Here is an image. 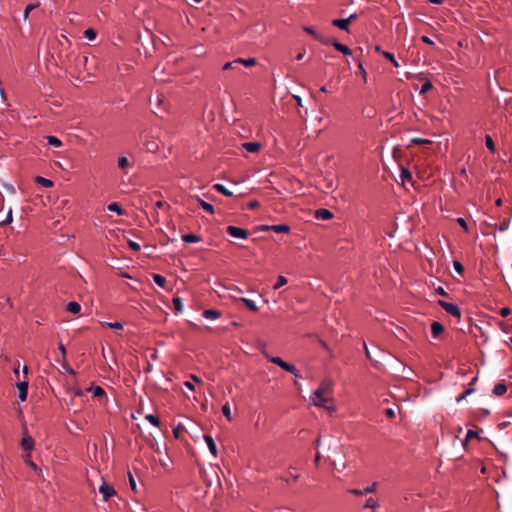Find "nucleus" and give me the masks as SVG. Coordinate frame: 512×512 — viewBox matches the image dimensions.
<instances>
[{"label":"nucleus","instance_id":"obj_1","mask_svg":"<svg viewBox=\"0 0 512 512\" xmlns=\"http://www.w3.org/2000/svg\"><path fill=\"white\" fill-rule=\"evenodd\" d=\"M331 390H332L331 382L328 380L322 381L320 383L319 387L310 396V400H311L312 404L317 407H325L330 412H335L336 411L335 406H330V407L326 406V403H328L330 401V399L327 397V395H329L331 393Z\"/></svg>","mask_w":512,"mask_h":512},{"label":"nucleus","instance_id":"obj_2","mask_svg":"<svg viewBox=\"0 0 512 512\" xmlns=\"http://www.w3.org/2000/svg\"><path fill=\"white\" fill-rule=\"evenodd\" d=\"M266 358L269 362L278 365L283 370L293 374L296 378L301 377L300 371L296 368V366L284 361L281 357L266 355Z\"/></svg>","mask_w":512,"mask_h":512},{"label":"nucleus","instance_id":"obj_3","mask_svg":"<svg viewBox=\"0 0 512 512\" xmlns=\"http://www.w3.org/2000/svg\"><path fill=\"white\" fill-rule=\"evenodd\" d=\"M438 305L445 310L446 313L452 315L455 318L460 319L461 318V310L460 308L453 303L444 301V300H438Z\"/></svg>","mask_w":512,"mask_h":512},{"label":"nucleus","instance_id":"obj_4","mask_svg":"<svg viewBox=\"0 0 512 512\" xmlns=\"http://www.w3.org/2000/svg\"><path fill=\"white\" fill-rule=\"evenodd\" d=\"M226 233L234 238L247 239L249 232L241 227L229 225L226 227Z\"/></svg>","mask_w":512,"mask_h":512},{"label":"nucleus","instance_id":"obj_5","mask_svg":"<svg viewBox=\"0 0 512 512\" xmlns=\"http://www.w3.org/2000/svg\"><path fill=\"white\" fill-rule=\"evenodd\" d=\"M99 492L102 494L104 501H107L109 498L116 494L115 489L105 481H103L100 485Z\"/></svg>","mask_w":512,"mask_h":512},{"label":"nucleus","instance_id":"obj_6","mask_svg":"<svg viewBox=\"0 0 512 512\" xmlns=\"http://www.w3.org/2000/svg\"><path fill=\"white\" fill-rule=\"evenodd\" d=\"M377 482H374L372 485L366 487L365 489H351L349 492L356 496H363L369 493H373L376 491Z\"/></svg>","mask_w":512,"mask_h":512},{"label":"nucleus","instance_id":"obj_7","mask_svg":"<svg viewBox=\"0 0 512 512\" xmlns=\"http://www.w3.org/2000/svg\"><path fill=\"white\" fill-rule=\"evenodd\" d=\"M204 440H205V442H206V444L208 446V449L211 452V454L214 457H216L217 454H218V450H217V445H216L214 439L212 438V436L205 434L204 435Z\"/></svg>","mask_w":512,"mask_h":512},{"label":"nucleus","instance_id":"obj_8","mask_svg":"<svg viewBox=\"0 0 512 512\" xmlns=\"http://www.w3.org/2000/svg\"><path fill=\"white\" fill-rule=\"evenodd\" d=\"M315 217L321 220H330L333 218V213L326 208H320L315 211Z\"/></svg>","mask_w":512,"mask_h":512},{"label":"nucleus","instance_id":"obj_9","mask_svg":"<svg viewBox=\"0 0 512 512\" xmlns=\"http://www.w3.org/2000/svg\"><path fill=\"white\" fill-rule=\"evenodd\" d=\"M17 388L19 390V399L21 401H25L27 399L28 393V382L22 381L17 384Z\"/></svg>","mask_w":512,"mask_h":512},{"label":"nucleus","instance_id":"obj_10","mask_svg":"<svg viewBox=\"0 0 512 512\" xmlns=\"http://www.w3.org/2000/svg\"><path fill=\"white\" fill-rule=\"evenodd\" d=\"M21 448L24 451H32L34 448V440L30 436H24L21 440Z\"/></svg>","mask_w":512,"mask_h":512},{"label":"nucleus","instance_id":"obj_11","mask_svg":"<svg viewBox=\"0 0 512 512\" xmlns=\"http://www.w3.org/2000/svg\"><path fill=\"white\" fill-rule=\"evenodd\" d=\"M332 25L341 29V30H344L346 32H349V19H345V18H342V19H334L332 21Z\"/></svg>","mask_w":512,"mask_h":512},{"label":"nucleus","instance_id":"obj_12","mask_svg":"<svg viewBox=\"0 0 512 512\" xmlns=\"http://www.w3.org/2000/svg\"><path fill=\"white\" fill-rule=\"evenodd\" d=\"M443 331H444V327L440 322H438V321L432 322L431 333L434 338H438L443 333Z\"/></svg>","mask_w":512,"mask_h":512},{"label":"nucleus","instance_id":"obj_13","mask_svg":"<svg viewBox=\"0 0 512 512\" xmlns=\"http://www.w3.org/2000/svg\"><path fill=\"white\" fill-rule=\"evenodd\" d=\"M260 144L258 142H245L242 144V148L249 153H256L260 150Z\"/></svg>","mask_w":512,"mask_h":512},{"label":"nucleus","instance_id":"obj_14","mask_svg":"<svg viewBox=\"0 0 512 512\" xmlns=\"http://www.w3.org/2000/svg\"><path fill=\"white\" fill-rule=\"evenodd\" d=\"M477 381V377H474L470 383V387L467 388L461 395H459L457 398H456V402L459 403L461 401H463L467 396L471 395L472 393H474L475 389L472 387V385Z\"/></svg>","mask_w":512,"mask_h":512},{"label":"nucleus","instance_id":"obj_15","mask_svg":"<svg viewBox=\"0 0 512 512\" xmlns=\"http://www.w3.org/2000/svg\"><path fill=\"white\" fill-rule=\"evenodd\" d=\"M271 231H273L275 233L288 234L291 231V228L287 224H277V225H271Z\"/></svg>","mask_w":512,"mask_h":512},{"label":"nucleus","instance_id":"obj_16","mask_svg":"<svg viewBox=\"0 0 512 512\" xmlns=\"http://www.w3.org/2000/svg\"><path fill=\"white\" fill-rule=\"evenodd\" d=\"M202 315L206 319H218L221 316V312L217 309H206Z\"/></svg>","mask_w":512,"mask_h":512},{"label":"nucleus","instance_id":"obj_17","mask_svg":"<svg viewBox=\"0 0 512 512\" xmlns=\"http://www.w3.org/2000/svg\"><path fill=\"white\" fill-rule=\"evenodd\" d=\"M334 48L345 56L352 54V50L347 45L342 44L339 41L334 43Z\"/></svg>","mask_w":512,"mask_h":512},{"label":"nucleus","instance_id":"obj_18","mask_svg":"<svg viewBox=\"0 0 512 512\" xmlns=\"http://www.w3.org/2000/svg\"><path fill=\"white\" fill-rule=\"evenodd\" d=\"M202 240L201 236L199 235H196V234H184L182 236V241L185 242V243H198Z\"/></svg>","mask_w":512,"mask_h":512},{"label":"nucleus","instance_id":"obj_19","mask_svg":"<svg viewBox=\"0 0 512 512\" xmlns=\"http://www.w3.org/2000/svg\"><path fill=\"white\" fill-rule=\"evenodd\" d=\"M196 201L198 202L199 206L201 208H203L206 212L210 213V214H214L215 210H214V207L212 204L202 200L201 198L199 197H196L195 198Z\"/></svg>","mask_w":512,"mask_h":512},{"label":"nucleus","instance_id":"obj_20","mask_svg":"<svg viewBox=\"0 0 512 512\" xmlns=\"http://www.w3.org/2000/svg\"><path fill=\"white\" fill-rule=\"evenodd\" d=\"M107 209L109 211L116 212L118 215L125 214V210L117 202H112V203L108 204Z\"/></svg>","mask_w":512,"mask_h":512},{"label":"nucleus","instance_id":"obj_21","mask_svg":"<svg viewBox=\"0 0 512 512\" xmlns=\"http://www.w3.org/2000/svg\"><path fill=\"white\" fill-rule=\"evenodd\" d=\"M507 391V386L504 383H497L493 388V394L495 396H502Z\"/></svg>","mask_w":512,"mask_h":512},{"label":"nucleus","instance_id":"obj_22","mask_svg":"<svg viewBox=\"0 0 512 512\" xmlns=\"http://www.w3.org/2000/svg\"><path fill=\"white\" fill-rule=\"evenodd\" d=\"M35 182L45 188H50L54 185L53 181L42 176H37Z\"/></svg>","mask_w":512,"mask_h":512},{"label":"nucleus","instance_id":"obj_23","mask_svg":"<svg viewBox=\"0 0 512 512\" xmlns=\"http://www.w3.org/2000/svg\"><path fill=\"white\" fill-rule=\"evenodd\" d=\"M87 391L92 392L94 397H102L104 396L105 390L101 386H90Z\"/></svg>","mask_w":512,"mask_h":512},{"label":"nucleus","instance_id":"obj_24","mask_svg":"<svg viewBox=\"0 0 512 512\" xmlns=\"http://www.w3.org/2000/svg\"><path fill=\"white\" fill-rule=\"evenodd\" d=\"M239 301H241L242 303L245 304V306L251 310L252 312H257L258 311V307L257 305L255 304V302L251 299H248V298H240Z\"/></svg>","mask_w":512,"mask_h":512},{"label":"nucleus","instance_id":"obj_25","mask_svg":"<svg viewBox=\"0 0 512 512\" xmlns=\"http://www.w3.org/2000/svg\"><path fill=\"white\" fill-rule=\"evenodd\" d=\"M213 188L220 194L224 195V196H232V192L229 191L223 184H220V183H216L213 185Z\"/></svg>","mask_w":512,"mask_h":512},{"label":"nucleus","instance_id":"obj_26","mask_svg":"<svg viewBox=\"0 0 512 512\" xmlns=\"http://www.w3.org/2000/svg\"><path fill=\"white\" fill-rule=\"evenodd\" d=\"M66 309L72 314H78L81 311V306L78 302L72 301L67 304Z\"/></svg>","mask_w":512,"mask_h":512},{"label":"nucleus","instance_id":"obj_27","mask_svg":"<svg viewBox=\"0 0 512 512\" xmlns=\"http://www.w3.org/2000/svg\"><path fill=\"white\" fill-rule=\"evenodd\" d=\"M175 313H180L183 310V301L180 297H174L172 300Z\"/></svg>","mask_w":512,"mask_h":512},{"label":"nucleus","instance_id":"obj_28","mask_svg":"<svg viewBox=\"0 0 512 512\" xmlns=\"http://www.w3.org/2000/svg\"><path fill=\"white\" fill-rule=\"evenodd\" d=\"M236 62H239L240 64L246 66V67H252V66H255L257 64V60L256 58H248V59H243V58H237L236 59Z\"/></svg>","mask_w":512,"mask_h":512},{"label":"nucleus","instance_id":"obj_29","mask_svg":"<svg viewBox=\"0 0 512 512\" xmlns=\"http://www.w3.org/2000/svg\"><path fill=\"white\" fill-rule=\"evenodd\" d=\"M400 178L402 182L411 181L412 180V173L408 168H401Z\"/></svg>","mask_w":512,"mask_h":512},{"label":"nucleus","instance_id":"obj_30","mask_svg":"<svg viewBox=\"0 0 512 512\" xmlns=\"http://www.w3.org/2000/svg\"><path fill=\"white\" fill-rule=\"evenodd\" d=\"M117 165H118V168L124 170V169H127L128 167H130V162L127 157L121 156L117 160Z\"/></svg>","mask_w":512,"mask_h":512},{"label":"nucleus","instance_id":"obj_31","mask_svg":"<svg viewBox=\"0 0 512 512\" xmlns=\"http://www.w3.org/2000/svg\"><path fill=\"white\" fill-rule=\"evenodd\" d=\"M153 281L156 285H158L161 288L165 287L166 284V278L160 274H154L153 275Z\"/></svg>","mask_w":512,"mask_h":512},{"label":"nucleus","instance_id":"obj_32","mask_svg":"<svg viewBox=\"0 0 512 512\" xmlns=\"http://www.w3.org/2000/svg\"><path fill=\"white\" fill-rule=\"evenodd\" d=\"M145 419H146L149 423H151L153 426H155V427H160L161 422H160L159 418H158L156 415H153V414H147V415L145 416Z\"/></svg>","mask_w":512,"mask_h":512},{"label":"nucleus","instance_id":"obj_33","mask_svg":"<svg viewBox=\"0 0 512 512\" xmlns=\"http://www.w3.org/2000/svg\"><path fill=\"white\" fill-rule=\"evenodd\" d=\"M378 507H379V503H378L377 499L372 498V497L368 498L364 505V508H370V509H377Z\"/></svg>","mask_w":512,"mask_h":512},{"label":"nucleus","instance_id":"obj_34","mask_svg":"<svg viewBox=\"0 0 512 512\" xmlns=\"http://www.w3.org/2000/svg\"><path fill=\"white\" fill-rule=\"evenodd\" d=\"M485 145L489 151H491V152L496 151L495 143L490 135L485 136Z\"/></svg>","mask_w":512,"mask_h":512},{"label":"nucleus","instance_id":"obj_35","mask_svg":"<svg viewBox=\"0 0 512 512\" xmlns=\"http://www.w3.org/2000/svg\"><path fill=\"white\" fill-rule=\"evenodd\" d=\"M318 41L320 43H322L323 45H332L333 47H334V43L338 42L337 39H335L333 37H325L322 35H320V39H318Z\"/></svg>","mask_w":512,"mask_h":512},{"label":"nucleus","instance_id":"obj_36","mask_svg":"<svg viewBox=\"0 0 512 512\" xmlns=\"http://www.w3.org/2000/svg\"><path fill=\"white\" fill-rule=\"evenodd\" d=\"M48 144L54 147H61L62 141L56 136H47Z\"/></svg>","mask_w":512,"mask_h":512},{"label":"nucleus","instance_id":"obj_37","mask_svg":"<svg viewBox=\"0 0 512 512\" xmlns=\"http://www.w3.org/2000/svg\"><path fill=\"white\" fill-rule=\"evenodd\" d=\"M185 430V427L179 423L176 427H174L173 429V436L176 438V439H180L182 434H183V431Z\"/></svg>","mask_w":512,"mask_h":512},{"label":"nucleus","instance_id":"obj_38","mask_svg":"<svg viewBox=\"0 0 512 512\" xmlns=\"http://www.w3.org/2000/svg\"><path fill=\"white\" fill-rule=\"evenodd\" d=\"M287 284V278L280 275L277 277V280H276V283L274 284L273 286V289L277 290L279 288H281L282 286L286 285Z\"/></svg>","mask_w":512,"mask_h":512},{"label":"nucleus","instance_id":"obj_39","mask_svg":"<svg viewBox=\"0 0 512 512\" xmlns=\"http://www.w3.org/2000/svg\"><path fill=\"white\" fill-rule=\"evenodd\" d=\"M382 55L384 56L385 59L390 61L395 67L399 66L398 61L395 59V57H394V55L392 53L387 52V51H383Z\"/></svg>","mask_w":512,"mask_h":512},{"label":"nucleus","instance_id":"obj_40","mask_svg":"<svg viewBox=\"0 0 512 512\" xmlns=\"http://www.w3.org/2000/svg\"><path fill=\"white\" fill-rule=\"evenodd\" d=\"M472 438H479V434L477 431H474V430H468L467 431V434H466V437L463 441V446H466L467 442L472 439Z\"/></svg>","mask_w":512,"mask_h":512},{"label":"nucleus","instance_id":"obj_41","mask_svg":"<svg viewBox=\"0 0 512 512\" xmlns=\"http://www.w3.org/2000/svg\"><path fill=\"white\" fill-rule=\"evenodd\" d=\"M84 36L92 41L97 37V32L93 28H87L84 31Z\"/></svg>","mask_w":512,"mask_h":512},{"label":"nucleus","instance_id":"obj_42","mask_svg":"<svg viewBox=\"0 0 512 512\" xmlns=\"http://www.w3.org/2000/svg\"><path fill=\"white\" fill-rule=\"evenodd\" d=\"M222 413L227 418L228 421L232 420L231 408H230V405L228 403H226V404H224L222 406Z\"/></svg>","mask_w":512,"mask_h":512},{"label":"nucleus","instance_id":"obj_43","mask_svg":"<svg viewBox=\"0 0 512 512\" xmlns=\"http://www.w3.org/2000/svg\"><path fill=\"white\" fill-rule=\"evenodd\" d=\"M303 30H304L306 33H308V34L312 35V36L314 37V39H316L317 41H318V39H320V35H321V34H319L317 31H315L312 27H310V26H304V27H303Z\"/></svg>","mask_w":512,"mask_h":512},{"label":"nucleus","instance_id":"obj_44","mask_svg":"<svg viewBox=\"0 0 512 512\" xmlns=\"http://www.w3.org/2000/svg\"><path fill=\"white\" fill-rule=\"evenodd\" d=\"M433 85H432V82L430 80H426L422 86H421V89H420V94H424L428 91H430L432 89Z\"/></svg>","mask_w":512,"mask_h":512},{"label":"nucleus","instance_id":"obj_45","mask_svg":"<svg viewBox=\"0 0 512 512\" xmlns=\"http://www.w3.org/2000/svg\"><path fill=\"white\" fill-rule=\"evenodd\" d=\"M104 325L113 330H121L123 328L121 322H106Z\"/></svg>","mask_w":512,"mask_h":512},{"label":"nucleus","instance_id":"obj_46","mask_svg":"<svg viewBox=\"0 0 512 512\" xmlns=\"http://www.w3.org/2000/svg\"><path fill=\"white\" fill-rule=\"evenodd\" d=\"M453 267H454V270L458 274H463L464 273L465 268H464V265L460 261L454 260L453 261Z\"/></svg>","mask_w":512,"mask_h":512},{"label":"nucleus","instance_id":"obj_47","mask_svg":"<svg viewBox=\"0 0 512 512\" xmlns=\"http://www.w3.org/2000/svg\"><path fill=\"white\" fill-rule=\"evenodd\" d=\"M12 221H13L12 209L10 208L8 213H7V215H6V218L0 223V225L1 226H5V225L10 224Z\"/></svg>","mask_w":512,"mask_h":512},{"label":"nucleus","instance_id":"obj_48","mask_svg":"<svg viewBox=\"0 0 512 512\" xmlns=\"http://www.w3.org/2000/svg\"><path fill=\"white\" fill-rule=\"evenodd\" d=\"M411 142H412L413 144H416V145H424V144H430V143H431V141H430V140L425 139V138H413V139L411 140Z\"/></svg>","mask_w":512,"mask_h":512},{"label":"nucleus","instance_id":"obj_49","mask_svg":"<svg viewBox=\"0 0 512 512\" xmlns=\"http://www.w3.org/2000/svg\"><path fill=\"white\" fill-rule=\"evenodd\" d=\"M495 226L498 228L499 231L504 232L508 229L509 222L507 220H503L502 222L496 224Z\"/></svg>","mask_w":512,"mask_h":512},{"label":"nucleus","instance_id":"obj_50","mask_svg":"<svg viewBox=\"0 0 512 512\" xmlns=\"http://www.w3.org/2000/svg\"><path fill=\"white\" fill-rule=\"evenodd\" d=\"M38 6V4H29L26 6L25 10H24V19L26 20L29 16V13L35 9L36 7Z\"/></svg>","mask_w":512,"mask_h":512},{"label":"nucleus","instance_id":"obj_51","mask_svg":"<svg viewBox=\"0 0 512 512\" xmlns=\"http://www.w3.org/2000/svg\"><path fill=\"white\" fill-rule=\"evenodd\" d=\"M237 64H240L239 62H236V59L231 61V62H227L223 65L222 69L223 70H228V69H235L236 65Z\"/></svg>","mask_w":512,"mask_h":512},{"label":"nucleus","instance_id":"obj_52","mask_svg":"<svg viewBox=\"0 0 512 512\" xmlns=\"http://www.w3.org/2000/svg\"><path fill=\"white\" fill-rule=\"evenodd\" d=\"M456 221L466 232H468V230H469L468 224H467V221L464 218L459 217V218H457Z\"/></svg>","mask_w":512,"mask_h":512},{"label":"nucleus","instance_id":"obj_53","mask_svg":"<svg viewBox=\"0 0 512 512\" xmlns=\"http://www.w3.org/2000/svg\"><path fill=\"white\" fill-rule=\"evenodd\" d=\"M128 246L134 250V251H140L141 249V246L140 244H138L137 242L133 241V240H129L128 241Z\"/></svg>","mask_w":512,"mask_h":512},{"label":"nucleus","instance_id":"obj_54","mask_svg":"<svg viewBox=\"0 0 512 512\" xmlns=\"http://www.w3.org/2000/svg\"><path fill=\"white\" fill-rule=\"evenodd\" d=\"M511 313V309L509 307H503L499 310V315L502 317H507Z\"/></svg>","mask_w":512,"mask_h":512},{"label":"nucleus","instance_id":"obj_55","mask_svg":"<svg viewBox=\"0 0 512 512\" xmlns=\"http://www.w3.org/2000/svg\"><path fill=\"white\" fill-rule=\"evenodd\" d=\"M61 38H62V40L59 39L60 45H62V46L67 45L68 47L71 45L70 40L65 35L61 34Z\"/></svg>","mask_w":512,"mask_h":512},{"label":"nucleus","instance_id":"obj_56","mask_svg":"<svg viewBox=\"0 0 512 512\" xmlns=\"http://www.w3.org/2000/svg\"><path fill=\"white\" fill-rule=\"evenodd\" d=\"M358 68L360 70V74L362 75L363 79L366 81L367 73H366V70L361 61L358 62Z\"/></svg>","mask_w":512,"mask_h":512},{"label":"nucleus","instance_id":"obj_57","mask_svg":"<svg viewBox=\"0 0 512 512\" xmlns=\"http://www.w3.org/2000/svg\"><path fill=\"white\" fill-rule=\"evenodd\" d=\"M435 292L438 294V295H441V296H448V293L445 291V289L442 287V286H439L435 289Z\"/></svg>","mask_w":512,"mask_h":512},{"label":"nucleus","instance_id":"obj_58","mask_svg":"<svg viewBox=\"0 0 512 512\" xmlns=\"http://www.w3.org/2000/svg\"><path fill=\"white\" fill-rule=\"evenodd\" d=\"M129 484H130L131 489L134 492H136V482H135L134 477L130 473H129Z\"/></svg>","mask_w":512,"mask_h":512},{"label":"nucleus","instance_id":"obj_59","mask_svg":"<svg viewBox=\"0 0 512 512\" xmlns=\"http://www.w3.org/2000/svg\"><path fill=\"white\" fill-rule=\"evenodd\" d=\"M421 40H422L425 44H427V45H430V46H433V45H434V41H433L430 37H428V36H422V37H421Z\"/></svg>","mask_w":512,"mask_h":512},{"label":"nucleus","instance_id":"obj_60","mask_svg":"<svg viewBox=\"0 0 512 512\" xmlns=\"http://www.w3.org/2000/svg\"><path fill=\"white\" fill-rule=\"evenodd\" d=\"M288 476L289 478H291L293 481H297L299 479V474L298 473H294L292 471V468L289 470L288 472Z\"/></svg>","mask_w":512,"mask_h":512},{"label":"nucleus","instance_id":"obj_61","mask_svg":"<svg viewBox=\"0 0 512 512\" xmlns=\"http://www.w3.org/2000/svg\"><path fill=\"white\" fill-rule=\"evenodd\" d=\"M154 206L156 209H161L165 206L168 207L169 205L166 202L159 200V201L155 202Z\"/></svg>","mask_w":512,"mask_h":512},{"label":"nucleus","instance_id":"obj_62","mask_svg":"<svg viewBox=\"0 0 512 512\" xmlns=\"http://www.w3.org/2000/svg\"><path fill=\"white\" fill-rule=\"evenodd\" d=\"M385 415L388 417V418H394L395 417V411L392 409V408H387L385 410Z\"/></svg>","mask_w":512,"mask_h":512},{"label":"nucleus","instance_id":"obj_63","mask_svg":"<svg viewBox=\"0 0 512 512\" xmlns=\"http://www.w3.org/2000/svg\"><path fill=\"white\" fill-rule=\"evenodd\" d=\"M60 352H61V355H62V358L63 360H65L66 358V349H65V346L62 344V343H59V346H58Z\"/></svg>","mask_w":512,"mask_h":512},{"label":"nucleus","instance_id":"obj_64","mask_svg":"<svg viewBox=\"0 0 512 512\" xmlns=\"http://www.w3.org/2000/svg\"><path fill=\"white\" fill-rule=\"evenodd\" d=\"M258 231H271V225H260L257 227Z\"/></svg>","mask_w":512,"mask_h":512}]
</instances>
